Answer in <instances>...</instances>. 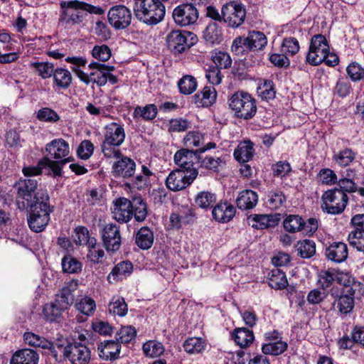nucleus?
I'll use <instances>...</instances> for the list:
<instances>
[{"label": "nucleus", "mask_w": 364, "mask_h": 364, "mask_svg": "<svg viewBox=\"0 0 364 364\" xmlns=\"http://www.w3.org/2000/svg\"><path fill=\"white\" fill-rule=\"evenodd\" d=\"M203 38L207 43L218 44L223 41V32L217 23H210L203 32Z\"/></svg>", "instance_id": "31"}, {"label": "nucleus", "mask_w": 364, "mask_h": 364, "mask_svg": "<svg viewBox=\"0 0 364 364\" xmlns=\"http://www.w3.org/2000/svg\"><path fill=\"white\" fill-rule=\"evenodd\" d=\"M136 331L133 326H123L117 332L116 339L119 343H128L136 337Z\"/></svg>", "instance_id": "48"}, {"label": "nucleus", "mask_w": 364, "mask_h": 364, "mask_svg": "<svg viewBox=\"0 0 364 364\" xmlns=\"http://www.w3.org/2000/svg\"><path fill=\"white\" fill-rule=\"evenodd\" d=\"M31 65L38 72L39 75L43 79L53 76L55 70L54 65L48 62L32 63Z\"/></svg>", "instance_id": "55"}, {"label": "nucleus", "mask_w": 364, "mask_h": 364, "mask_svg": "<svg viewBox=\"0 0 364 364\" xmlns=\"http://www.w3.org/2000/svg\"><path fill=\"white\" fill-rule=\"evenodd\" d=\"M120 351L121 344L115 341H104L97 346L98 355L100 359L105 361H112L118 359Z\"/></svg>", "instance_id": "19"}, {"label": "nucleus", "mask_w": 364, "mask_h": 364, "mask_svg": "<svg viewBox=\"0 0 364 364\" xmlns=\"http://www.w3.org/2000/svg\"><path fill=\"white\" fill-rule=\"evenodd\" d=\"M254 154L253 144L250 141L240 142L234 151V156L240 162H247L252 159Z\"/></svg>", "instance_id": "30"}, {"label": "nucleus", "mask_w": 364, "mask_h": 364, "mask_svg": "<svg viewBox=\"0 0 364 364\" xmlns=\"http://www.w3.org/2000/svg\"><path fill=\"white\" fill-rule=\"evenodd\" d=\"M88 67L92 70L89 75L77 67H72L71 69L79 79L86 85L94 82L100 87L104 86L107 83L106 74H108V71H113L114 69L113 66L98 62H92L89 64Z\"/></svg>", "instance_id": "4"}, {"label": "nucleus", "mask_w": 364, "mask_h": 364, "mask_svg": "<svg viewBox=\"0 0 364 364\" xmlns=\"http://www.w3.org/2000/svg\"><path fill=\"white\" fill-rule=\"evenodd\" d=\"M198 175V170L189 171L188 173L182 169H175L166 178V187L175 192L183 190L193 182Z\"/></svg>", "instance_id": "8"}, {"label": "nucleus", "mask_w": 364, "mask_h": 364, "mask_svg": "<svg viewBox=\"0 0 364 364\" xmlns=\"http://www.w3.org/2000/svg\"><path fill=\"white\" fill-rule=\"evenodd\" d=\"M288 347L286 342L279 340L277 341L269 342L264 344L262 348V350L264 354H269L272 355H280L284 353Z\"/></svg>", "instance_id": "43"}, {"label": "nucleus", "mask_w": 364, "mask_h": 364, "mask_svg": "<svg viewBox=\"0 0 364 364\" xmlns=\"http://www.w3.org/2000/svg\"><path fill=\"white\" fill-rule=\"evenodd\" d=\"M328 54H329V46L325 36H314L311 38L306 61L312 65H318L325 60Z\"/></svg>", "instance_id": "9"}, {"label": "nucleus", "mask_w": 364, "mask_h": 364, "mask_svg": "<svg viewBox=\"0 0 364 364\" xmlns=\"http://www.w3.org/2000/svg\"><path fill=\"white\" fill-rule=\"evenodd\" d=\"M46 151L50 156L51 158L57 160H62L64 159H69L70 153L69 144L63 139H56L51 141L46 145Z\"/></svg>", "instance_id": "21"}, {"label": "nucleus", "mask_w": 364, "mask_h": 364, "mask_svg": "<svg viewBox=\"0 0 364 364\" xmlns=\"http://www.w3.org/2000/svg\"><path fill=\"white\" fill-rule=\"evenodd\" d=\"M92 55L100 61L108 60L111 55V50L107 45L95 46L92 50Z\"/></svg>", "instance_id": "57"}, {"label": "nucleus", "mask_w": 364, "mask_h": 364, "mask_svg": "<svg viewBox=\"0 0 364 364\" xmlns=\"http://www.w3.org/2000/svg\"><path fill=\"white\" fill-rule=\"evenodd\" d=\"M61 20L73 24L80 23L87 15L82 9V2L78 1H62Z\"/></svg>", "instance_id": "15"}, {"label": "nucleus", "mask_w": 364, "mask_h": 364, "mask_svg": "<svg viewBox=\"0 0 364 364\" xmlns=\"http://www.w3.org/2000/svg\"><path fill=\"white\" fill-rule=\"evenodd\" d=\"M337 308L341 314L350 313L355 305L354 299L349 295L341 294L336 300Z\"/></svg>", "instance_id": "51"}, {"label": "nucleus", "mask_w": 364, "mask_h": 364, "mask_svg": "<svg viewBox=\"0 0 364 364\" xmlns=\"http://www.w3.org/2000/svg\"><path fill=\"white\" fill-rule=\"evenodd\" d=\"M248 43V49L250 50H262L267 43L265 35L259 31H251L246 36Z\"/></svg>", "instance_id": "32"}, {"label": "nucleus", "mask_w": 364, "mask_h": 364, "mask_svg": "<svg viewBox=\"0 0 364 364\" xmlns=\"http://www.w3.org/2000/svg\"><path fill=\"white\" fill-rule=\"evenodd\" d=\"M76 309L87 316L92 314L95 310V301L90 297L82 298L75 304Z\"/></svg>", "instance_id": "50"}, {"label": "nucleus", "mask_w": 364, "mask_h": 364, "mask_svg": "<svg viewBox=\"0 0 364 364\" xmlns=\"http://www.w3.org/2000/svg\"><path fill=\"white\" fill-rule=\"evenodd\" d=\"M38 186V182L35 179L28 178L20 180L15 186L18 196L20 198H22L24 201L23 206L28 208V206H33L37 203H41L42 197L46 195L48 196V193L44 191H36Z\"/></svg>", "instance_id": "5"}, {"label": "nucleus", "mask_w": 364, "mask_h": 364, "mask_svg": "<svg viewBox=\"0 0 364 364\" xmlns=\"http://www.w3.org/2000/svg\"><path fill=\"white\" fill-rule=\"evenodd\" d=\"M206 346V341L200 337L188 338L183 343L185 351L189 354L200 353L205 349Z\"/></svg>", "instance_id": "34"}, {"label": "nucleus", "mask_w": 364, "mask_h": 364, "mask_svg": "<svg viewBox=\"0 0 364 364\" xmlns=\"http://www.w3.org/2000/svg\"><path fill=\"white\" fill-rule=\"evenodd\" d=\"M286 202V197L281 191H272L268 194V205L271 209H278Z\"/></svg>", "instance_id": "53"}, {"label": "nucleus", "mask_w": 364, "mask_h": 364, "mask_svg": "<svg viewBox=\"0 0 364 364\" xmlns=\"http://www.w3.org/2000/svg\"><path fill=\"white\" fill-rule=\"evenodd\" d=\"M103 245L107 252H115L121 246L122 237L119 227L114 223H107L100 229Z\"/></svg>", "instance_id": "12"}, {"label": "nucleus", "mask_w": 364, "mask_h": 364, "mask_svg": "<svg viewBox=\"0 0 364 364\" xmlns=\"http://www.w3.org/2000/svg\"><path fill=\"white\" fill-rule=\"evenodd\" d=\"M158 113V109L154 104H149L144 107L137 106L135 107L133 117L134 118H142L144 120L149 121L156 118Z\"/></svg>", "instance_id": "36"}, {"label": "nucleus", "mask_w": 364, "mask_h": 364, "mask_svg": "<svg viewBox=\"0 0 364 364\" xmlns=\"http://www.w3.org/2000/svg\"><path fill=\"white\" fill-rule=\"evenodd\" d=\"M196 98L200 99V104L203 107L211 105L216 99V91L213 87L205 86L200 94L196 95Z\"/></svg>", "instance_id": "44"}, {"label": "nucleus", "mask_w": 364, "mask_h": 364, "mask_svg": "<svg viewBox=\"0 0 364 364\" xmlns=\"http://www.w3.org/2000/svg\"><path fill=\"white\" fill-rule=\"evenodd\" d=\"M41 203L28 206L31 213L28 218V223L31 230L40 232L45 229L50 220V213L52 210L49 205V196L43 195Z\"/></svg>", "instance_id": "3"}, {"label": "nucleus", "mask_w": 364, "mask_h": 364, "mask_svg": "<svg viewBox=\"0 0 364 364\" xmlns=\"http://www.w3.org/2000/svg\"><path fill=\"white\" fill-rule=\"evenodd\" d=\"M303 220L299 215H289L283 222L284 228L289 232L301 231Z\"/></svg>", "instance_id": "42"}, {"label": "nucleus", "mask_w": 364, "mask_h": 364, "mask_svg": "<svg viewBox=\"0 0 364 364\" xmlns=\"http://www.w3.org/2000/svg\"><path fill=\"white\" fill-rule=\"evenodd\" d=\"M269 286L276 289H282L287 287L288 282L286 275L279 269L272 271V277L269 281Z\"/></svg>", "instance_id": "46"}, {"label": "nucleus", "mask_w": 364, "mask_h": 364, "mask_svg": "<svg viewBox=\"0 0 364 364\" xmlns=\"http://www.w3.org/2000/svg\"><path fill=\"white\" fill-rule=\"evenodd\" d=\"M235 211V208L232 204L227 202L220 203L213 208L212 215L216 221L228 223L233 218Z\"/></svg>", "instance_id": "24"}, {"label": "nucleus", "mask_w": 364, "mask_h": 364, "mask_svg": "<svg viewBox=\"0 0 364 364\" xmlns=\"http://www.w3.org/2000/svg\"><path fill=\"white\" fill-rule=\"evenodd\" d=\"M63 271L68 274H77L81 272L82 264L77 259L70 255H66L62 259Z\"/></svg>", "instance_id": "41"}, {"label": "nucleus", "mask_w": 364, "mask_h": 364, "mask_svg": "<svg viewBox=\"0 0 364 364\" xmlns=\"http://www.w3.org/2000/svg\"><path fill=\"white\" fill-rule=\"evenodd\" d=\"M154 233L147 227L141 228L136 232L135 242L141 250H149L154 243Z\"/></svg>", "instance_id": "29"}, {"label": "nucleus", "mask_w": 364, "mask_h": 364, "mask_svg": "<svg viewBox=\"0 0 364 364\" xmlns=\"http://www.w3.org/2000/svg\"><path fill=\"white\" fill-rule=\"evenodd\" d=\"M94 151V145L90 140H84L77 148V153L82 159H89Z\"/></svg>", "instance_id": "64"}, {"label": "nucleus", "mask_w": 364, "mask_h": 364, "mask_svg": "<svg viewBox=\"0 0 364 364\" xmlns=\"http://www.w3.org/2000/svg\"><path fill=\"white\" fill-rule=\"evenodd\" d=\"M131 200L119 198L113 201L112 217L119 223H127L133 216Z\"/></svg>", "instance_id": "17"}, {"label": "nucleus", "mask_w": 364, "mask_h": 364, "mask_svg": "<svg viewBox=\"0 0 364 364\" xmlns=\"http://www.w3.org/2000/svg\"><path fill=\"white\" fill-rule=\"evenodd\" d=\"M355 153L350 149H345L333 156L335 161L341 166H347L355 158Z\"/></svg>", "instance_id": "49"}, {"label": "nucleus", "mask_w": 364, "mask_h": 364, "mask_svg": "<svg viewBox=\"0 0 364 364\" xmlns=\"http://www.w3.org/2000/svg\"><path fill=\"white\" fill-rule=\"evenodd\" d=\"M142 349L146 356L150 358L159 357L165 350L163 344L156 341H149L146 342L144 343Z\"/></svg>", "instance_id": "40"}, {"label": "nucleus", "mask_w": 364, "mask_h": 364, "mask_svg": "<svg viewBox=\"0 0 364 364\" xmlns=\"http://www.w3.org/2000/svg\"><path fill=\"white\" fill-rule=\"evenodd\" d=\"M74 301V296L70 287H64L60 294L58 296L55 302L51 306V311L53 315L57 317L61 311L68 309Z\"/></svg>", "instance_id": "22"}, {"label": "nucleus", "mask_w": 364, "mask_h": 364, "mask_svg": "<svg viewBox=\"0 0 364 364\" xmlns=\"http://www.w3.org/2000/svg\"><path fill=\"white\" fill-rule=\"evenodd\" d=\"M37 118L43 122L51 123L57 122L60 119L59 115L53 109L44 107L38 110Z\"/></svg>", "instance_id": "62"}, {"label": "nucleus", "mask_w": 364, "mask_h": 364, "mask_svg": "<svg viewBox=\"0 0 364 364\" xmlns=\"http://www.w3.org/2000/svg\"><path fill=\"white\" fill-rule=\"evenodd\" d=\"M196 39V36L189 31L173 30L166 36L168 49L174 53H181L189 48Z\"/></svg>", "instance_id": "7"}, {"label": "nucleus", "mask_w": 364, "mask_h": 364, "mask_svg": "<svg viewBox=\"0 0 364 364\" xmlns=\"http://www.w3.org/2000/svg\"><path fill=\"white\" fill-rule=\"evenodd\" d=\"M112 168L114 177L129 178L135 173L136 164L133 159L122 154L113 164Z\"/></svg>", "instance_id": "18"}, {"label": "nucleus", "mask_w": 364, "mask_h": 364, "mask_svg": "<svg viewBox=\"0 0 364 364\" xmlns=\"http://www.w3.org/2000/svg\"><path fill=\"white\" fill-rule=\"evenodd\" d=\"M128 311L127 304L124 298L115 296H113L109 304V311L113 315L124 316Z\"/></svg>", "instance_id": "38"}, {"label": "nucleus", "mask_w": 364, "mask_h": 364, "mask_svg": "<svg viewBox=\"0 0 364 364\" xmlns=\"http://www.w3.org/2000/svg\"><path fill=\"white\" fill-rule=\"evenodd\" d=\"M282 50L284 53L294 55L299 50L298 41L295 38H286L284 39Z\"/></svg>", "instance_id": "61"}, {"label": "nucleus", "mask_w": 364, "mask_h": 364, "mask_svg": "<svg viewBox=\"0 0 364 364\" xmlns=\"http://www.w3.org/2000/svg\"><path fill=\"white\" fill-rule=\"evenodd\" d=\"M133 271V265L129 261H122L116 264L107 276L109 283H115L129 276Z\"/></svg>", "instance_id": "25"}, {"label": "nucleus", "mask_w": 364, "mask_h": 364, "mask_svg": "<svg viewBox=\"0 0 364 364\" xmlns=\"http://www.w3.org/2000/svg\"><path fill=\"white\" fill-rule=\"evenodd\" d=\"M23 338L25 343L31 346L41 348L43 349L51 347L50 341L32 332H26L23 335Z\"/></svg>", "instance_id": "39"}, {"label": "nucleus", "mask_w": 364, "mask_h": 364, "mask_svg": "<svg viewBox=\"0 0 364 364\" xmlns=\"http://www.w3.org/2000/svg\"><path fill=\"white\" fill-rule=\"evenodd\" d=\"M248 48L247 37L239 36L233 41L231 50L235 55H240L248 52Z\"/></svg>", "instance_id": "58"}, {"label": "nucleus", "mask_w": 364, "mask_h": 364, "mask_svg": "<svg viewBox=\"0 0 364 364\" xmlns=\"http://www.w3.org/2000/svg\"><path fill=\"white\" fill-rule=\"evenodd\" d=\"M258 196L252 190H245L239 193L237 205L241 210L252 209L257 203Z\"/></svg>", "instance_id": "28"}, {"label": "nucleus", "mask_w": 364, "mask_h": 364, "mask_svg": "<svg viewBox=\"0 0 364 364\" xmlns=\"http://www.w3.org/2000/svg\"><path fill=\"white\" fill-rule=\"evenodd\" d=\"M136 18L149 26L161 22L165 15V6L159 0H144L134 9Z\"/></svg>", "instance_id": "1"}, {"label": "nucleus", "mask_w": 364, "mask_h": 364, "mask_svg": "<svg viewBox=\"0 0 364 364\" xmlns=\"http://www.w3.org/2000/svg\"><path fill=\"white\" fill-rule=\"evenodd\" d=\"M216 201V196L214 193L208 191L199 193L196 198V203L201 208H208Z\"/></svg>", "instance_id": "52"}, {"label": "nucleus", "mask_w": 364, "mask_h": 364, "mask_svg": "<svg viewBox=\"0 0 364 364\" xmlns=\"http://www.w3.org/2000/svg\"><path fill=\"white\" fill-rule=\"evenodd\" d=\"M322 208L328 213L336 215L341 213L346 208L348 197L341 189L335 188L326 191L322 196Z\"/></svg>", "instance_id": "6"}, {"label": "nucleus", "mask_w": 364, "mask_h": 364, "mask_svg": "<svg viewBox=\"0 0 364 364\" xmlns=\"http://www.w3.org/2000/svg\"><path fill=\"white\" fill-rule=\"evenodd\" d=\"M212 60L215 63V67H218V68L222 69H228L230 68L232 65V60L228 53L218 51L215 52L212 55Z\"/></svg>", "instance_id": "54"}, {"label": "nucleus", "mask_w": 364, "mask_h": 364, "mask_svg": "<svg viewBox=\"0 0 364 364\" xmlns=\"http://www.w3.org/2000/svg\"><path fill=\"white\" fill-rule=\"evenodd\" d=\"M232 337L235 343L241 348L249 346L254 340L253 332L245 328L235 329Z\"/></svg>", "instance_id": "33"}, {"label": "nucleus", "mask_w": 364, "mask_h": 364, "mask_svg": "<svg viewBox=\"0 0 364 364\" xmlns=\"http://www.w3.org/2000/svg\"><path fill=\"white\" fill-rule=\"evenodd\" d=\"M198 156L193 151L182 149L176 151L174 155V162L178 166V169H182L188 172L192 170H198L194 168V162Z\"/></svg>", "instance_id": "20"}, {"label": "nucleus", "mask_w": 364, "mask_h": 364, "mask_svg": "<svg viewBox=\"0 0 364 364\" xmlns=\"http://www.w3.org/2000/svg\"><path fill=\"white\" fill-rule=\"evenodd\" d=\"M348 247L343 242H334L326 249V257L335 262L340 263L348 257Z\"/></svg>", "instance_id": "26"}, {"label": "nucleus", "mask_w": 364, "mask_h": 364, "mask_svg": "<svg viewBox=\"0 0 364 364\" xmlns=\"http://www.w3.org/2000/svg\"><path fill=\"white\" fill-rule=\"evenodd\" d=\"M55 84L60 88L67 89L72 83V75L66 69L60 68H56L53 75Z\"/></svg>", "instance_id": "35"}, {"label": "nucleus", "mask_w": 364, "mask_h": 364, "mask_svg": "<svg viewBox=\"0 0 364 364\" xmlns=\"http://www.w3.org/2000/svg\"><path fill=\"white\" fill-rule=\"evenodd\" d=\"M63 356L72 364H89L91 360V350L85 344L74 341L69 343L63 348Z\"/></svg>", "instance_id": "11"}, {"label": "nucleus", "mask_w": 364, "mask_h": 364, "mask_svg": "<svg viewBox=\"0 0 364 364\" xmlns=\"http://www.w3.org/2000/svg\"><path fill=\"white\" fill-rule=\"evenodd\" d=\"M132 210H133V215L136 221H144L147 215V208L146 203L141 197H134L131 200Z\"/></svg>", "instance_id": "37"}, {"label": "nucleus", "mask_w": 364, "mask_h": 364, "mask_svg": "<svg viewBox=\"0 0 364 364\" xmlns=\"http://www.w3.org/2000/svg\"><path fill=\"white\" fill-rule=\"evenodd\" d=\"M38 354L32 349L17 350L12 356L10 364H38Z\"/></svg>", "instance_id": "27"}, {"label": "nucleus", "mask_w": 364, "mask_h": 364, "mask_svg": "<svg viewBox=\"0 0 364 364\" xmlns=\"http://www.w3.org/2000/svg\"><path fill=\"white\" fill-rule=\"evenodd\" d=\"M348 240L350 245L358 251H364V231H351Z\"/></svg>", "instance_id": "60"}, {"label": "nucleus", "mask_w": 364, "mask_h": 364, "mask_svg": "<svg viewBox=\"0 0 364 364\" xmlns=\"http://www.w3.org/2000/svg\"><path fill=\"white\" fill-rule=\"evenodd\" d=\"M180 92L183 95L193 93L197 87V82L191 75L183 76L178 82Z\"/></svg>", "instance_id": "47"}, {"label": "nucleus", "mask_w": 364, "mask_h": 364, "mask_svg": "<svg viewBox=\"0 0 364 364\" xmlns=\"http://www.w3.org/2000/svg\"><path fill=\"white\" fill-rule=\"evenodd\" d=\"M107 18L110 25L115 29H124L131 23L132 13L125 6H115L109 9Z\"/></svg>", "instance_id": "16"}, {"label": "nucleus", "mask_w": 364, "mask_h": 364, "mask_svg": "<svg viewBox=\"0 0 364 364\" xmlns=\"http://www.w3.org/2000/svg\"><path fill=\"white\" fill-rule=\"evenodd\" d=\"M229 107L237 118L250 119L257 112L255 100L247 92L238 91L229 99Z\"/></svg>", "instance_id": "2"}, {"label": "nucleus", "mask_w": 364, "mask_h": 364, "mask_svg": "<svg viewBox=\"0 0 364 364\" xmlns=\"http://www.w3.org/2000/svg\"><path fill=\"white\" fill-rule=\"evenodd\" d=\"M346 71L353 81H358L364 78V68L357 63H350L347 67Z\"/></svg>", "instance_id": "63"}, {"label": "nucleus", "mask_w": 364, "mask_h": 364, "mask_svg": "<svg viewBox=\"0 0 364 364\" xmlns=\"http://www.w3.org/2000/svg\"><path fill=\"white\" fill-rule=\"evenodd\" d=\"M125 133L124 128L117 124L111 123L105 127V139L106 143L120 146L124 141Z\"/></svg>", "instance_id": "23"}, {"label": "nucleus", "mask_w": 364, "mask_h": 364, "mask_svg": "<svg viewBox=\"0 0 364 364\" xmlns=\"http://www.w3.org/2000/svg\"><path fill=\"white\" fill-rule=\"evenodd\" d=\"M297 252L302 258H310L316 253V244L314 241L304 240L297 245Z\"/></svg>", "instance_id": "45"}, {"label": "nucleus", "mask_w": 364, "mask_h": 364, "mask_svg": "<svg viewBox=\"0 0 364 364\" xmlns=\"http://www.w3.org/2000/svg\"><path fill=\"white\" fill-rule=\"evenodd\" d=\"M221 12L223 21L231 28H238L245 21L246 10L245 6L237 1H230L223 6Z\"/></svg>", "instance_id": "10"}, {"label": "nucleus", "mask_w": 364, "mask_h": 364, "mask_svg": "<svg viewBox=\"0 0 364 364\" xmlns=\"http://www.w3.org/2000/svg\"><path fill=\"white\" fill-rule=\"evenodd\" d=\"M172 16L177 25L188 26L197 21L198 11L192 4H183L173 9Z\"/></svg>", "instance_id": "13"}, {"label": "nucleus", "mask_w": 364, "mask_h": 364, "mask_svg": "<svg viewBox=\"0 0 364 364\" xmlns=\"http://www.w3.org/2000/svg\"><path fill=\"white\" fill-rule=\"evenodd\" d=\"M69 162V159L59 161H53L48 157H44L35 166H27L23 168V173L26 177H31L41 174L43 168L49 167L55 176H61L63 165Z\"/></svg>", "instance_id": "14"}, {"label": "nucleus", "mask_w": 364, "mask_h": 364, "mask_svg": "<svg viewBox=\"0 0 364 364\" xmlns=\"http://www.w3.org/2000/svg\"><path fill=\"white\" fill-rule=\"evenodd\" d=\"M257 93L262 100H269L274 99L276 92L272 81H265L258 87Z\"/></svg>", "instance_id": "56"}, {"label": "nucleus", "mask_w": 364, "mask_h": 364, "mask_svg": "<svg viewBox=\"0 0 364 364\" xmlns=\"http://www.w3.org/2000/svg\"><path fill=\"white\" fill-rule=\"evenodd\" d=\"M248 48L247 37L239 36L233 41L231 50L235 55H240L248 52Z\"/></svg>", "instance_id": "59"}]
</instances>
